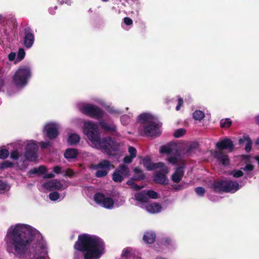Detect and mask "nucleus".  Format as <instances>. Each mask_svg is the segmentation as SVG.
Returning <instances> with one entry per match:
<instances>
[{"label":"nucleus","instance_id":"f257e3e1","mask_svg":"<svg viewBox=\"0 0 259 259\" xmlns=\"http://www.w3.org/2000/svg\"><path fill=\"white\" fill-rule=\"evenodd\" d=\"M36 236H39L38 231L29 225L23 224L16 225L11 231L7 233L10 244L19 256H23L26 254L31 255L28 249Z\"/></svg>","mask_w":259,"mask_h":259},{"label":"nucleus","instance_id":"f03ea898","mask_svg":"<svg viewBox=\"0 0 259 259\" xmlns=\"http://www.w3.org/2000/svg\"><path fill=\"white\" fill-rule=\"evenodd\" d=\"M74 248L84 253V259H99L104 253L105 244L98 237L84 234L78 236Z\"/></svg>","mask_w":259,"mask_h":259},{"label":"nucleus","instance_id":"7ed1b4c3","mask_svg":"<svg viewBox=\"0 0 259 259\" xmlns=\"http://www.w3.org/2000/svg\"><path fill=\"white\" fill-rule=\"evenodd\" d=\"M138 121L141 123L144 134L147 137H156L160 134V128L162 123L158 118L148 113L140 114Z\"/></svg>","mask_w":259,"mask_h":259},{"label":"nucleus","instance_id":"20e7f679","mask_svg":"<svg viewBox=\"0 0 259 259\" xmlns=\"http://www.w3.org/2000/svg\"><path fill=\"white\" fill-rule=\"evenodd\" d=\"M31 75V69L29 66H20L13 77V82L16 86L23 87L27 84Z\"/></svg>","mask_w":259,"mask_h":259},{"label":"nucleus","instance_id":"39448f33","mask_svg":"<svg viewBox=\"0 0 259 259\" xmlns=\"http://www.w3.org/2000/svg\"><path fill=\"white\" fill-rule=\"evenodd\" d=\"M98 145L102 152L113 156L118 154L120 147L119 144L110 137H106L101 139Z\"/></svg>","mask_w":259,"mask_h":259},{"label":"nucleus","instance_id":"423d86ee","mask_svg":"<svg viewBox=\"0 0 259 259\" xmlns=\"http://www.w3.org/2000/svg\"><path fill=\"white\" fill-rule=\"evenodd\" d=\"M212 188L216 193H234L239 189V185L237 182L222 180L214 181Z\"/></svg>","mask_w":259,"mask_h":259},{"label":"nucleus","instance_id":"0eeeda50","mask_svg":"<svg viewBox=\"0 0 259 259\" xmlns=\"http://www.w3.org/2000/svg\"><path fill=\"white\" fill-rule=\"evenodd\" d=\"M83 132L93 144L98 145L101 139L97 124L91 122H87L84 124Z\"/></svg>","mask_w":259,"mask_h":259},{"label":"nucleus","instance_id":"6e6552de","mask_svg":"<svg viewBox=\"0 0 259 259\" xmlns=\"http://www.w3.org/2000/svg\"><path fill=\"white\" fill-rule=\"evenodd\" d=\"M81 112L88 116L100 119L104 116V111L97 106L87 104L82 106Z\"/></svg>","mask_w":259,"mask_h":259},{"label":"nucleus","instance_id":"1a4fd4ad","mask_svg":"<svg viewBox=\"0 0 259 259\" xmlns=\"http://www.w3.org/2000/svg\"><path fill=\"white\" fill-rule=\"evenodd\" d=\"M92 167L98 169L95 174L96 177L103 178L106 176L110 169L114 168V166L109 160L104 159L97 164L93 165Z\"/></svg>","mask_w":259,"mask_h":259},{"label":"nucleus","instance_id":"9d476101","mask_svg":"<svg viewBox=\"0 0 259 259\" xmlns=\"http://www.w3.org/2000/svg\"><path fill=\"white\" fill-rule=\"evenodd\" d=\"M129 173L130 170L127 166L125 164L120 165L113 173L112 180L115 183H121Z\"/></svg>","mask_w":259,"mask_h":259},{"label":"nucleus","instance_id":"9b49d317","mask_svg":"<svg viewBox=\"0 0 259 259\" xmlns=\"http://www.w3.org/2000/svg\"><path fill=\"white\" fill-rule=\"evenodd\" d=\"M94 198L96 203L106 208H111L113 206L114 201L113 199L111 197H105V195L103 193H96Z\"/></svg>","mask_w":259,"mask_h":259},{"label":"nucleus","instance_id":"f8f14e48","mask_svg":"<svg viewBox=\"0 0 259 259\" xmlns=\"http://www.w3.org/2000/svg\"><path fill=\"white\" fill-rule=\"evenodd\" d=\"M38 146L36 143H31L26 146L24 156L29 161H34L37 158Z\"/></svg>","mask_w":259,"mask_h":259},{"label":"nucleus","instance_id":"ddd939ff","mask_svg":"<svg viewBox=\"0 0 259 259\" xmlns=\"http://www.w3.org/2000/svg\"><path fill=\"white\" fill-rule=\"evenodd\" d=\"M161 168V171L156 172L153 178V181L156 184L165 185L168 184V179L166 176V174L168 172V169L165 166Z\"/></svg>","mask_w":259,"mask_h":259},{"label":"nucleus","instance_id":"4468645a","mask_svg":"<svg viewBox=\"0 0 259 259\" xmlns=\"http://www.w3.org/2000/svg\"><path fill=\"white\" fill-rule=\"evenodd\" d=\"M24 37L23 44L27 48H30L34 43V35L32 30L29 27H26L24 29Z\"/></svg>","mask_w":259,"mask_h":259},{"label":"nucleus","instance_id":"2eb2a0df","mask_svg":"<svg viewBox=\"0 0 259 259\" xmlns=\"http://www.w3.org/2000/svg\"><path fill=\"white\" fill-rule=\"evenodd\" d=\"M45 130L47 136L51 140L56 139L59 134L57 125L55 123L47 124L45 127Z\"/></svg>","mask_w":259,"mask_h":259},{"label":"nucleus","instance_id":"dca6fc26","mask_svg":"<svg viewBox=\"0 0 259 259\" xmlns=\"http://www.w3.org/2000/svg\"><path fill=\"white\" fill-rule=\"evenodd\" d=\"M216 147L222 151L223 150H227L229 152H232L234 149V145L233 142L228 138H225L216 144Z\"/></svg>","mask_w":259,"mask_h":259},{"label":"nucleus","instance_id":"f3484780","mask_svg":"<svg viewBox=\"0 0 259 259\" xmlns=\"http://www.w3.org/2000/svg\"><path fill=\"white\" fill-rule=\"evenodd\" d=\"M143 165L148 170L163 168L164 166V163L163 162L153 163L149 157H146L143 159Z\"/></svg>","mask_w":259,"mask_h":259},{"label":"nucleus","instance_id":"a211bd4d","mask_svg":"<svg viewBox=\"0 0 259 259\" xmlns=\"http://www.w3.org/2000/svg\"><path fill=\"white\" fill-rule=\"evenodd\" d=\"M44 187L48 190H61L63 184L57 179L52 180L44 184Z\"/></svg>","mask_w":259,"mask_h":259},{"label":"nucleus","instance_id":"6ab92c4d","mask_svg":"<svg viewBox=\"0 0 259 259\" xmlns=\"http://www.w3.org/2000/svg\"><path fill=\"white\" fill-rule=\"evenodd\" d=\"M184 164L178 166L176 168L175 172L171 176V180L174 183H178L181 181L182 178L184 175Z\"/></svg>","mask_w":259,"mask_h":259},{"label":"nucleus","instance_id":"aec40b11","mask_svg":"<svg viewBox=\"0 0 259 259\" xmlns=\"http://www.w3.org/2000/svg\"><path fill=\"white\" fill-rule=\"evenodd\" d=\"M102 129L106 132H115L116 131V126L113 122H107L101 120L99 122Z\"/></svg>","mask_w":259,"mask_h":259},{"label":"nucleus","instance_id":"412c9836","mask_svg":"<svg viewBox=\"0 0 259 259\" xmlns=\"http://www.w3.org/2000/svg\"><path fill=\"white\" fill-rule=\"evenodd\" d=\"M214 157L225 166L228 165L230 163L228 156L224 154L222 151H215L214 154Z\"/></svg>","mask_w":259,"mask_h":259},{"label":"nucleus","instance_id":"4be33fe9","mask_svg":"<svg viewBox=\"0 0 259 259\" xmlns=\"http://www.w3.org/2000/svg\"><path fill=\"white\" fill-rule=\"evenodd\" d=\"M156 239V234L152 231H148L145 232L143 237V241L148 244L153 243Z\"/></svg>","mask_w":259,"mask_h":259},{"label":"nucleus","instance_id":"5701e85b","mask_svg":"<svg viewBox=\"0 0 259 259\" xmlns=\"http://www.w3.org/2000/svg\"><path fill=\"white\" fill-rule=\"evenodd\" d=\"M146 208L148 212L152 213L159 212L162 209L161 205L158 203L147 204Z\"/></svg>","mask_w":259,"mask_h":259},{"label":"nucleus","instance_id":"b1692460","mask_svg":"<svg viewBox=\"0 0 259 259\" xmlns=\"http://www.w3.org/2000/svg\"><path fill=\"white\" fill-rule=\"evenodd\" d=\"M78 154V152L76 149L68 148L66 150L64 155L65 158L68 160L76 158Z\"/></svg>","mask_w":259,"mask_h":259},{"label":"nucleus","instance_id":"393cba45","mask_svg":"<svg viewBox=\"0 0 259 259\" xmlns=\"http://www.w3.org/2000/svg\"><path fill=\"white\" fill-rule=\"evenodd\" d=\"M135 197L136 200L141 203H146L148 201V198L147 197L145 190L135 194Z\"/></svg>","mask_w":259,"mask_h":259},{"label":"nucleus","instance_id":"a878e982","mask_svg":"<svg viewBox=\"0 0 259 259\" xmlns=\"http://www.w3.org/2000/svg\"><path fill=\"white\" fill-rule=\"evenodd\" d=\"M247 141V143L246 144L245 149L247 153H248L251 150L252 144V142L249 137H248V136L245 137L244 136V137H243V138L240 139L239 140V144L240 145H242L244 143V141Z\"/></svg>","mask_w":259,"mask_h":259},{"label":"nucleus","instance_id":"bb28decb","mask_svg":"<svg viewBox=\"0 0 259 259\" xmlns=\"http://www.w3.org/2000/svg\"><path fill=\"white\" fill-rule=\"evenodd\" d=\"M80 138L76 134H71L68 138L67 142L70 145H74L77 144L80 141Z\"/></svg>","mask_w":259,"mask_h":259},{"label":"nucleus","instance_id":"cd10ccee","mask_svg":"<svg viewBox=\"0 0 259 259\" xmlns=\"http://www.w3.org/2000/svg\"><path fill=\"white\" fill-rule=\"evenodd\" d=\"M134 172L135 174L134 176V179H135V181H142L145 179V175L139 167H135L134 169Z\"/></svg>","mask_w":259,"mask_h":259},{"label":"nucleus","instance_id":"c85d7f7f","mask_svg":"<svg viewBox=\"0 0 259 259\" xmlns=\"http://www.w3.org/2000/svg\"><path fill=\"white\" fill-rule=\"evenodd\" d=\"M197 148V144L196 143L191 144L187 148L186 154L188 156H191L194 154Z\"/></svg>","mask_w":259,"mask_h":259},{"label":"nucleus","instance_id":"c756f323","mask_svg":"<svg viewBox=\"0 0 259 259\" xmlns=\"http://www.w3.org/2000/svg\"><path fill=\"white\" fill-rule=\"evenodd\" d=\"M204 113L201 110H196L193 114V117L195 120L201 121L204 118Z\"/></svg>","mask_w":259,"mask_h":259},{"label":"nucleus","instance_id":"7c9ffc66","mask_svg":"<svg viewBox=\"0 0 259 259\" xmlns=\"http://www.w3.org/2000/svg\"><path fill=\"white\" fill-rule=\"evenodd\" d=\"M232 123L230 118L223 119L220 121V126L222 128H228Z\"/></svg>","mask_w":259,"mask_h":259},{"label":"nucleus","instance_id":"2f4dec72","mask_svg":"<svg viewBox=\"0 0 259 259\" xmlns=\"http://www.w3.org/2000/svg\"><path fill=\"white\" fill-rule=\"evenodd\" d=\"M25 52L23 48L19 49L17 55V60L18 61H22L25 57Z\"/></svg>","mask_w":259,"mask_h":259},{"label":"nucleus","instance_id":"473e14b6","mask_svg":"<svg viewBox=\"0 0 259 259\" xmlns=\"http://www.w3.org/2000/svg\"><path fill=\"white\" fill-rule=\"evenodd\" d=\"M146 192L148 198L152 199H157L158 198V193L152 190H148Z\"/></svg>","mask_w":259,"mask_h":259},{"label":"nucleus","instance_id":"72a5a7b5","mask_svg":"<svg viewBox=\"0 0 259 259\" xmlns=\"http://www.w3.org/2000/svg\"><path fill=\"white\" fill-rule=\"evenodd\" d=\"M186 133V130L184 128H179L177 130L174 134V136L175 138H180L182 137Z\"/></svg>","mask_w":259,"mask_h":259},{"label":"nucleus","instance_id":"f704fd0d","mask_svg":"<svg viewBox=\"0 0 259 259\" xmlns=\"http://www.w3.org/2000/svg\"><path fill=\"white\" fill-rule=\"evenodd\" d=\"M160 152L161 153L170 154L172 152V149L170 147L163 145L160 148Z\"/></svg>","mask_w":259,"mask_h":259},{"label":"nucleus","instance_id":"c9c22d12","mask_svg":"<svg viewBox=\"0 0 259 259\" xmlns=\"http://www.w3.org/2000/svg\"><path fill=\"white\" fill-rule=\"evenodd\" d=\"M9 155V152L7 149H1L0 150V158L2 159H6Z\"/></svg>","mask_w":259,"mask_h":259},{"label":"nucleus","instance_id":"e433bc0d","mask_svg":"<svg viewBox=\"0 0 259 259\" xmlns=\"http://www.w3.org/2000/svg\"><path fill=\"white\" fill-rule=\"evenodd\" d=\"M195 192L198 195L202 197L204 195L205 190L202 187H198L195 188Z\"/></svg>","mask_w":259,"mask_h":259},{"label":"nucleus","instance_id":"4c0bfd02","mask_svg":"<svg viewBox=\"0 0 259 259\" xmlns=\"http://www.w3.org/2000/svg\"><path fill=\"white\" fill-rule=\"evenodd\" d=\"M60 197V194L58 192L55 191L50 193L49 198L52 201H56Z\"/></svg>","mask_w":259,"mask_h":259},{"label":"nucleus","instance_id":"58836bf2","mask_svg":"<svg viewBox=\"0 0 259 259\" xmlns=\"http://www.w3.org/2000/svg\"><path fill=\"white\" fill-rule=\"evenodd\" d=\"M128 152L130 154V156L133 157L134 158L136 157L137 156V150L136 149L133 147L130 146L128 147Z\"/></svg>","mask_w":259,"mask_h":259},{"label":"nucleus","instance_id":"ea45409f","mask_svg":"<svg viewBox=\"0 0 259 259\" xmlns=\"http://www.w3.org/2000/svg\"><path fill=\"white\" fill-rule=\"evenodd\" d=\"M13 163L9 161H5L2 163L1 168H6L12 167Z\"/></svg>","mask_w":259,"mask_h":259},{"label":"nucleus","instance_id":"a19ab883","mask_svg":"<svg viewBox=\"0 0 259 259\" xmlns=\"http://www.w3.org/2000/svg\"><path fill=\"white\" fill-rule=\"evenodd\" d=\"M10 157L13 160H17L19 159V155L17 150L13 151L10 154Z\"/></svg>","mask_w":259,"mask_h":259},{"label":"nucleus","instance_id":"79ce46f5","mask_svg":"<svg viewBox=\"0 0 259 259\" xmlns=\"http://www.w3.org/2000/svg\"><path fill=\"white\" fill-rule=\"evenodd\" d=\"M133 158H134L131 156L126 155L124 157L123 161L124 163L130 164L132 162Z\"/></svg>","mask_w":259,"mask_h":259},{"label":"nucleus","instance_id":"37998d69","mask_svg":"<svg viewBox=\"0 0 259 259\" xmlns=\"http://www.w3.org/2000/svg\"><path fill=\"white\" fill-rule=\"evenodd\" d=\"M38 175H43L45 174V172L47 171V169L45 166L44 165H40L38 168Z\"/></svg>","mask_w":259,"mask_h":259},{"label":"nucleus","instance_id":"c03bdc74","mask_svg":"<svg viewBox=\"0 0 259 259\" xmlns=\"http://www.w3.org/2000/svg\"><path fill=\"white\" fill-rule=\"evenodd\" d=\"M171 243V240L168 237L164 238L161 242V244L164 246H168L170 245Z\"/></svg>","mask_w":259,"mask_h":259},{"label":"nucleus","instance_id":"a18cd8bd","mask_svg":"<svg viewBox=\"0 0 259 259\" xmlns=\"http://www.w3.org/2000/svg\"><path fill=\"white\" fill-rule=\"evenodd\" d=\"M232 174L235 178H240L243 175V172L241 170H235Z\"/></svg>","mask_w":259,"mask_h":259},{"label":"nucleus","instance_id":"49530a36","mask_svg":"<svg viewBox=\"0 0 259 259\" xmlns=\"http://www.w3.org/2000/svg\"><path fill=\"white\" fill-rule=\"evenodd\" d=\"M243 169L246 171H251L254 169V166L251 164H247Z\"/></svg>","mask_w":259,"mask_h":259},{"label":"nucleus","instance_id":"de8ad7c7","mask_svg":"<svg viewBox=\"0 0 259 259\" xmlns=\"http://www.w3.org/2000/svg\"><path fill=\"white\" fill-rule=\"evenodd\" d=\"M74 172L72 169L70 168H68L66 169L64 176L72 177L74 175Z\"/></svg>","mask_w":259,"mask_h":259},{"label":"nucleus","instance_id":"09e8293b","mask_svg":"<svg viewBox=\"0 0 259 259\" xmlns=\"http://www.w3.org/2000/svg\"><path fill=\"white\" fill-rule=\"evenodd\" d=\"M123 22L126 25H131L133 24V20L130 17H125L123 18Z\"/></svg>","mask_w":259,"mask_h":259},{"label":"nucleus","instance_id":"8fccbe9b","mask_svg":"<svg viewBox=\"0 0 259 259\" xmlns=\"http://www.w3.org/2000/svg\"><path fill=\"white\" fill-rule=\"evenodd\" d=\"M183 99L182 98H180L178 100V105L176 106V109L177 111H179L181 107L183 104Z\"/></svg>","mask_w":259,"mask_h":259},{"label":"nucleus","instance_id":"3c124183","mask_svg":"<svg viewBox=\"0 0 259 259\" xmlns=\"http://www.w3.org/2000/svg\"><path fill=\"white\" fill-rule=\"evenodd\" d=\"M167 160L170 163L172 164H176L178 162V158L175 156H171L170 157H168Z\"/></svg>","mask_w":259,"mask_h":259},{"label":"nucleus","instance_id":"603ef678","mask_svg":"<svg viewBox=\"0 0 259 259\" xmlns=\"http://www.w3.org/2000/svg\"><path fill=\"white\" fill-rule=\"evenodd\" d=\"M188 184H184V185H178L175 188L177 190H180L185 189L188 187Z\"/></svg>","mask_w":259,"mask_h":259},{"label":"nucleus","instance_id":"864d4df0","mask_svg":"<svg viewBox=\"0 0 259 259\" xmlns=\"http://www.w3.org/2000/svg\"><path fill=\"white\" fill-rule=\"evenodd\" d=\"M50 146H51V143L49 141L41 143V148L42 149H46Z\"/></svg>","mask_w":259,"mask_h":259},{"label":"nucleus","instance_id":"5fc2aeb1","mask_svg":"<svg viewBox=\"0 0 259 259\" xmlns=\"http://www.w3.org/2000/svg\"><path fill=\"white\" fill-rule=\"evenodd\" d=\"M143 187V186H139L136 183H135L134 184H133V185L131 187L132 188H133L134 190L136 191H139Z\"/></svg>","mask_w":259,"mask_h":259},{"label":"nucleus","instance_id":"6e6d98bb","mask_svg":"<svg viewBox=\"0 0 259 259\" xmlns=\"http://www.w3.org/2000/svg\"><path fill=\"white\" fill-rule=\"evenodd\" d=\"M16 58V54L14 52H11L8 55L9 60L11 61H14Z\"/></svg>","mask_w":259,"mask_h":259},{"label":"nucleus","instance_id":"4d7b16f0","mask_svg":"<svg viewBox=\"0 0 259 259\" xmlns=\"http://www.w3.org/2000/svg\"><path fill=\"white\" fill-rule=\"evenodd\" d=\"M130 253V251L127 249H124L122 252V256L123 257H127L128 255Z\"/></svg>","mask_w":259,"mask_h":259},{"label":"nucleus","instance_id":"13d9d810","mask_svg":"<svg viewBox=\"0 0 259 259\" xmlns=\"http://www.w3.org/2000/svg\"><path fill=\"white\" fill-rule=\"evenodd\" d=\"M61 167L60 166H55L53 168V171L57 174L61 172Z\"/></svg>","mask_w":259,"mask_h":259},{"label":"nucleus","instance_id":"bf43d9fd","mask_svg":"<svg viewBox=\"0 0 259 259\" xmlns=\"http://www.w3.org/2000/svg\"><path fill=\"white\" fill-rule=\"evenodd\" d=\"M28 174H30V175H32V174H37V175H38L37 168H33L32 169H31L28 171Z\"/></svg>","mask_w":259,"mask_h":259},{"label":"nucleus","instance_id":"052dcab7","mask_svg":"<svg viewBox=\"0 0 259 259\" xmlns=\"http://www.w3.org/2000/svg\"><path fill=\"white\" fill-rule=\"evenodd\" d=\"M134 181H135V179H134V177H133L132 179L128 180L127 181L126 184L128 185L131 186V187H132L133 185V184H134V183H135Z\"/></svg>","mask_w":259,"mask_h":259},{"label":"nucleus","instance_id":"680f3d73","mask_svg":"<svg viewBox=\"0 0 259 259\" xmlns=\"http://www.w3.org/2000/svg\"><path fill=\"white\" fill-rule=\"evenodd\" d=\"M55 177V175L53 173H49V174H47V175H46L45 176H44V178L45 179H51V178H53Z\"/></svg>","mask_w":259,"mask_h":259},{"label":"nucleus","instance_id":"e2e57ef3","mask_svg":"<svg viewBox=\"0 0 259 259\" xmlns=\"http://www.w3.org/2000/svg\"><path fill=\"white\" fill-rule=\"evenodd\" d=\"M58 9L57 6H55L54 7V9H50V13L52 15H55L56 14V12L54 11V10H57Z\"/></svg>","mask_w":259,"mask_h":259},{"label":"nucleus","instance_id":"0e129e2a","mask_svg":"<svg viewBox=\"0 0 259 259\" xmlns=\"http://www.w3.org/2000/svg\"><path fill=\"white\" fill-rule=\"evenodd\" d=\"M5 189V184L2 183L0 184V189L4 190Z\"/></svg>","mask_w":259,"mask_h":259},{"label":"nucleus","instance_id":"69168bd1","mask_svg":"<svg viewBox=\"0 0 259 259\" xmlns=\"http://www.w3.org/2000/svg\"><path fill=\"white\" fill-rule=\"evenodd\" d=\"M36 247H37V246H36V247H35V248H36ZM37 255H38V253H37V252H36V248H35V249H34V253H33V256L34 257V256H37Z\"/></svg>","mask_w":259,"mask_h":259},{"label":"nucleus","instance_id":"338daca9","mask_svg":"<svg viewBox=\"0 0 259 259\" xmlns=\"http://www.w3.org/2000/svg\"><path fill=\"white\" fill-rule=\"evenodd\" d=\"M255 119L256 123L259 125V115L256 117Z\"/></svg>","mask_w":259,"mask_h":259},{"label":"nucleus","instance_id":"774afa93","mask_svg":"<svg viewBox=\"0 0 259 259\" xmlns=\"http://www.w3.org/2000/svg\"><path fill=\"white\" fill-rule=\"evenodd\" d=\"M255 159L257 161L258 164H259V156H257L255 157Z\"/></svg>","mask_w":259,"mask_h":259}]
</instances>
